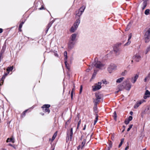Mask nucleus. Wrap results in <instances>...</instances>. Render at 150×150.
Returning <instances> with one entry per match:
<instances>
[{"mask_svg":"<svg viewBox=\"0 0 150 150\" xmlns=\"http://www.w3.org/2000/svg\"><path fill=\"white\" fill-rule=\"evenodd\" d=\"M80 20L79 19H77L76 20V21L74 23L73 25L71 27L70 30V31L71 32L73 33L76 30L80 23Z\"/></svg>","mask_w":150,"mask_h":150,"instance_id":"f257e3e1","label":"nucleus"},{"mask_svg":"<svg viewBox=\"0 0 150 150\" xmlns=\"http://www.w3.org/2000/svg\"><path fill=\"white\" fill-rule=\"evenodd\" d=\"M92 66L95 67L96 68L100 69L103 66V65L100 62L98 61L97 58H96L95 59V62L92 64Z\"/></svg>","mask_w":150,"mask_h":150,"instance_id":"f03ea898","label":"nucleus"},{"mask_svg":"<svg viewBox=\"0 0 150 150\" xmlns=\"http://www.w3.org/2000/svg\"><path fill=\"white\" fill-rule=\"evenodd\" d=\"M73 128H71L70 130H68L67 132V137L66 142H67L69 141H71L73 135Z\"/></svg>","mask_w":150,"mask_h":150,"instance_id":"7ed1b4c3","label":"nucleus"},{"mask_svg":"<svg viewBox=\"0 0 150 150\" xmlns=\"http://www.w3.org/2000/svg\"><path fill=\"white\" fill-rule=\"evenodd\" d=\"M96 100L93 101L96 105H97L98 103L100 101V100L102 98V95L99 93H96L95 95Z\"/></svg>","mask_w":150,"mask_h":150,"instance_id":"20e7f679","label":"nucleus"},{"mask_svg":"<svg viewBox=\"0 0 150 150\" xmlns=\"http://www.w3.org/2000/svg\"><path fill=\"white\" fill-rule=\"evenodd\" d=\"M116 65L114 64H111L108 67V70L110 73L112 72L113 71H115L117 69Z\"/></svg>","mask_w":150,"mask_h":150,"instance_id":"39448f33","label":"nucleus"},{"mask_svg":"<svg viewBox=\"0 0 150 150\" xmlns=\"http://www.w3.org/2000/svg\"><path fill=\"white\" fill-rule=\"evenodd\" d=\"M144 38L146 42H149V40L150 39V28L145 33L144 35Z\"/></svg>","mask_w":150,"mask_h":150,"instance_id":"423d86ee","label":"nucleus"},{"mask_svg":"<svg viewBox=\"0 0 150 150\" xmlns=\"http://www.w3.org/2000/svg\"><path fill=\"white\" fill-rule=\"evenodd\" d=\"M50 106V105L49 104H45L43 105L42 107V108L43 109V111L45 112H47L49 113L50 110L49 109V108Z\"/></svg>","mask_w":150,"mask_h":150,"instance_id":"0eeeda50","label":"nucleus"},{"mask_svg":"<svg viewBox=\"0 0 150 150\" xmlns=\"http://www.w3.org/2000/svg\"><path fill=\"white\" fill-rule=\"evenodd\" d=\"M86 7L85 6H82L79 9L77 13L76 14V16L79 17L83 13ZM79 19V17L78 18V19Z\"/></svg>","mask_w":150,"mask_h":150,"instance_id":"6e6552de","label":"nucleus"},{"mask_svg":"<svg viewBox=\"0 0 150 150\" xmlns=\"http://www.w3.org/2000/svg\"><path fill=\"white\" fill-rule=\"evenodd\" d=\"M102 83L100 82H98L97 84L96 85L92 86L93 90V91H95L100 89L101 88V86Z\"/></svg>","mask_w":150,"mask_h":150,"instance_id":"1a4fd4ad","label":"nucleus"},{"mask_svg":"<svg viewBox=\"0 0 150 150\" xmlns=\"http://www.w3.org/2000/svg\"><path fill=\"white\" fill-rule=\"evenodd\" d=\"M145 101V100L144 99L137 101L134 105V108L136 109L141 104Z\"/></svg>","mask_w":150,"mask_h":150,"instance_id":"9d476101","label":"nucleus"},{"mask_svg":"<svg viewBox=\"0 0 150 150\" xmlns=\"http://www.w3.org/2000/svg\"><path fill=\"white\" fill-rule=\"evenodd\" d=\"M129 79L128 78L127 79V80L124 82V83H126V85L125 87V88L127 90H129L131 88V85L130 83L127 82L129 81Z\"/></svg>","mask_w":150,"mask_h":150,"instance_id":"9b49d317","label":"nucleus"},{"mask_svg":"<svg viewBox=\"0 0 150 150\" xmlns=\"http://www.w3.org/2000/svg\"><path fill=\"white\" fill-rule=\"evenodd\" d=\"M75 43V41L70 40L68 44V48L70 49H72L74 47Z\"/></svg>","mask_w":150,"mask_h":150,"instance_id":"f8f14e48","label":"nucleus"},{"mask_svg":"<svg viewBox=\"0 0 150 150\" xmlns=\"http://www.w3.org/2000/svg\"><path fill=\"white\" fill-rule=\"evenodd\" d=\"M141 57L139 54H137L132 57L133 59H134L137 62H139L141 59Z\"/></svg>","mask_w":150,"mask_h":150,"instance_id":"ddd939ff","label":"nucleus"},{"mask_svg":"<svg viewBox=\"0 0 150 150\" xmlns=\"http://www.w3.org/2000/svg\"><path fill=\"white\" fill-rule=\"evenodd\" d=\"M150 97V92L148 90H146L144 96V99H146L147 98Z\"/></svg>","mask_w":150,"mask_h":150,"instance_id":"4468645a","label":"nucleus"},{"mask_svg":"<svg viewBox=\"0 0 150 150\" xmlns=\"http://www.w3.org/2000/svg\"><path fill=\"white\" fill-rule=\"evenodd\" d=\"M113 50L117 54H119L121 51L120 49L117 47H115L113 48Z\"/></svg>","mask_w":150,"mask_h":150,"instance_id":"2eb2a0df","label":"nucleus"},{"mask_svg":"<svg viewBox=\"0 0 150 150\" xmlns=\"http://www.w3.org/2000/svg\"><path fill=\"white\" fill-rule=\"evenodd\" d=\"M149 0H143V2L142 4L143 6L142 7V9L143 10H144L146 7L147 5V2Z\"/></svg>","mask_w":150,"mask_h":150,"instance_id":"dca6fc26","label":"nucleus"},{"mask_svg":"<svg viewBox=\"0 0 150 150\" xmlns=\"http://www.w3.org/2000/svg\"><path fill=\"white\" fill-rule=\"evenodd\" d=\"M76 35L77 34L75 33L72 34L70 38V40L73 41H75Z\"/></svg>","mask_w":150,"mask_h":150,"instance_id":"f3484780","label":"nucleus"},{"mask_svg":"<svg viewBox=\"0 0 150 150\" xmlns=\"http://www.w3.org/2000/svg\"><path fill=\"white\" fill-rule=\"evenodd\" d=\"M138 77V76L137 75H136L134 77H132L131 81L132 83H134L136 81Z\"/></svg>","mask_w":150,"mask_h":150,"instance_id":"a211bd4d","label":"nucleus"},{"mask_svg":"<svg viewBox=\"0 0 150 150\" xmlns=\"http://www.w3.org/2000/svg\"><path fill=\"white\" fill-rule=\"evenodd\" d=\"M14 138L12 137L11 138H8L6 140V142H11L13 143L14 142Z\"/></svg>","mask_w":150,"mask_h":150,"instance_id":"6ab92c4d","label":"nucleus"},{"mask_svg":"<svg viewBox=\"0 0 150 150\" xmlns=\"http://www.w3.org/2000/svg\"><path fill=\"white\" fill-rule=\"evenodd\" d=\"M131 34H129V38L128 40V42L127 43L125 44V45H128L130 44L131 42L130 41H129V40L131 39Z\"/></svg>","mask_w":150,"mask_h":150,"instance_id":"aec40b11","label":"nucleus"},{"mask_svg":"<svg viewBox=\"0 0 150 150\" xmlns=\"http://www.w3.org/2000/svg\"><path fill=\"white\" fill-rule=\"evenodd\" d=\"M52 24V23L51 22H50L47 25V28H46V33L48 31L49 28H50Z\"/></svg>","mask_w":150,"mask_h":150,"instance_id":"412c9836","label":"nucleus"},{"mask_svg":"<svg viewBox=\"0 0 150 150\" xmlns=\"http://www.w3.org/2000/svg\"><path fill=\"white\" fill-rule=\"evenodd\" d=\"M57 131L56 132H55L54 134L53 135V136L52 138V139H51V141L52 142L54 141V139L55 138H56V137L57 135Z\"/></svg>","mask_w":150,"mask_h":150,"instance_id":"4be33fe9","label":"nucleus"},{"mask_svg":"<svg viewBox=\"0 0 150 150\" xmlns=\"http://www.w3.org/2000/svg\"><path fill=\"white\" fill-rule=\"evenodd\" d=\"M9 74V72H8V73H6L4 74L3 75V77H2L1 79V81H2V82H3L4 81V79L8 75V74Z\"/></svg>","mask_w":150,"mask_h":150,"instance_id":"5701e85b","label":"nucleus"},{"mask_svg":"<svg viewBox=\"0 0 150 150\" xmlns=\"http://www.w3.org/2000/svg\"><path fill=\"white\" fill-rule=\"evenodd\" d=\"M124 78L123 77H121L117 79L116 82L117 83H120L124 79Z\"/></svg>","mask_w":150,"mask_h":150,"instance_id":"b1692460","label":"nucleus"},{"mask_svg":"<svg viewBox=\"0 0 150 150\" xmlns=\"http://www.w3.org/2000/svg\"><path fill=\"white\" fill-rule=\"evenodd\" d=\"M118 88H119V90L118 91H117L115 92V93H118V92L119 91H121L122 89V88H124V86H123L122 85H120V86H118Z\"/></svg>","mask_w":150,"mask_h":150,"instance_id":"393cba45","label":"nucleus"},{"mask_svg":"<svg viewBox=\"0 0 150 150\" xmlns=\"http://www.w3.org/2000/svg\"><path fill=\"white\" fill-rule=\"evenodd\" d=\"M13 69V66H12V67H8L6 70H7V71H8V72H9V71H11Z\"/></svg>","mask_w":150,"mask_h":150,"instance_id":"a878e982","label":"nucleus"},{"mask_svg":"<svg viewBox=\"0 0 150 150\" xmlns=\"http://www.w3.org/2000/svg\"><path fill=\"white\" fill-rule=\"evenodd\" d=\"M150 10L149 9H146L144 12V13L146 15H148L150 13Z\"/></svg>","mask_w":150,"mask_h":150,"instance_id":"bb28decb","label":"nucleus"},{"mask_svg":"<svg viewBox=\"0 0 150 150\" xmlns=\"http://www.w3.org/2000/svg\"><path fill=\"white\" fill-rule=\"evenodd\" d=\"M24 22H22L19 25V29L20 31H21V28H22L23 24L24 23Z\"/></svg>","mask_w":150,"mask_h":150,"instance_id":"cd10ccee","label":"nucleus"},{"mask_svg":"<svg viewBox=\"0 0 150 150\" xmlns=\"http://www.w3.org/2000/svg\"><path fill=\"white\" fill-rule=\"evenodd\" d=\"M150 51V45L148 47H147L145 51V53L146 54H147V53Z\"/></svg>","mask_w":150,"mask_h":150,"instance_id":"c85d7f7f","label":"nucleus"},{"mask_svg":"<svg viewBox=\"0 0 150 150\" xmlns=\"http://www.w3.org/2000/svg\"><path fill=\"white\" fill-rule=\"evenodd\" d=\"M127 72V71L126 70H125L124 71L122 72L121 74V75L122 76H125Z\"/></svg>","mask_w":150,"mask_h":150,"instance_id":"c756f323","label":"nucleus"},{"mask_svg":"<svg viewBox=\"0 0 150 150\" xmlns=\"http://www.w3.org/2000/svg\"><path fill=\"white\" fill-rule=\"evenodd\" d=\"M64 55L65 57V58L64 59L65 60H67V52L66 51H65L64 52Z\"/></svg>","mask_w":150,"mask_h":150,"instance_id":"7c9ffc66","label":"nucleus"},{"mask_svg":"<svg viewBox=\"0 0 150 150\" xmlns=\"http://www.w3.org/2000/svg\"><path fill=\"white\" fill-rule=\"evenodd\" d=\"M124 141V139H121V142L118 146V147L119 148H120L121 146V145H122V143H123V142Z\"/></svg>","mask_w":150,"mask_h":150,"instance_id":"2f4dec72","label":"nucleus"},{"mask_svg":"<svg viewBox=\"0 0 150 150\" xmlns=\"http://www.w3.org/2000/svg\"><path fill=\"white\" fill-rule=\"evenodd\" d=\"M150 75L149 74L147 76L145 79H144V80L145 82H146L147 81V80L149 78Z\"/></svg>","mask_w":150,"mask_h":150,"instance_id":"473e14b6","label":"nucleus"},{"mask_svg":"<svg viewBox=\"0 0 150 150\" xmlns=\"http://www.w3.org/2000/svg\"><path fill=\"white\" fill-rule=\"evenodd\" d=\"M133 126L132 125H129V127L127 129V131H129L130 129L132 128Z\"/></svg>","mask_w":150,"mask_h":150,"instance_id":"72a5a7b5","label":"nucleus"},{"mask_svg":"<svg viewBox=\"0 0 150 150\" xmlns=\"http://www.w3.org/2000/svg\"><path fill=\"white\" fill-rule=\"evenodd\" d=\"M86 140H83V141L82 142V147L84 146V145L85 143H86Z\"/></svg>","mask_w":150,"mask_h":150,"instance_id":"f704fd0d","label":"nucleus"},{"mask_svg":"<svg viewBox=\"0 0 150 150\" xmlns=\"http://www.w3.org/2000/svg\"><path fill=\"white\" fill-rule=\"evenodd\" d=\"M129 122L127 119H126L125 121V123L127 125L129 123Z\"/></svg>","mask_w":150,"mask_h":150,"instance_id":"c9c22d12","label":"nucleus"},{"mask_svg":"<svg viewBox=\"0 0 150 150\" xmlns=\"http://www.w3.org/2000/svg\"><path fill=\"white\" fill-rule=\"evenodd\" d=\"M132 116H130L129 117L128 119H127L128 120H129V121H130L132 120Z\"/></svg>","mask_w":150,"mask_h":150,"instance_id":"e433bc0d","label":"nucleus"},{"mask_svg":"<svg viewBox=\"0 0 150 150\" xmlns=\"http://www.w3.org/2000/svg\"><path fill=\"white\" fill-rule=\"evenodd\" d=\"M112 144L111 142H109V146L108 147H109L110 148H111L112 147Z\"/></svg>","mask_w":150,"mask_h":150,"instance_id":"4c0bfd02","label":"nucleus"},{"mask_svg":"<svg viewBox=\"0 0 150 150\" xmlns=\"http://www.w3.org/2000/svg\"><path fill=\"white\" fill-rule=\"evenodd\" d=\"M102 81L103 83V84H107L108 83V82H107V81L105 80H103Z\"/></svg>","mask_w":150,"mask_h":150,"instance_id":"58836bf2","label":"nucleus"},{"mask_svg":"<svg viewBox=\"0 0 150 150\" xmlns=\"http://www.w3.org/2000/svg\"><path fill=\"white\" fill-rule=\"evenodd\" d=\"M74 91V88H73L72 89L71 92V98H72V97H73V92Z\"/></svg>","mask_w":150,"mask_h":150,"instance_id":"ea45409f","label":"nucleus"},{"mask_svg":"<svg viewBox=\"0 0 150 150\" xmlns=\"http://www.w3.org/2000/svg\"><path fill=\"white\" fill-rule=\"evenodd\" d=\"M82 91V85H81L80 86V92H79L80 93H81Z\"/></svg>","mask_w":150,"mask_h":150,"instance_id":"a19ab883","label":"nucleus"},{"mask_svg":"<svg viewBox=\"0 0 150 150\" xmlns=\"http://www.w3.org/2000/svg\"><path fill=\"white\" fill-rule=\"evenodd\" d=\"M91 69V67L90 66V67H89V69H87L86 70V71L87 72H89V70H90Z\"/></svg>","mask_w":150,"mask_h":150,"instance_id":"79ce46f5","label":"nucleus"},{"mask_svg":"<svg viewBox=\"0 0 150 150\" xmlns=\"http://www.w3.org/2000/svg\"><path fill=\"white\" fill-rule=\"evenodd\" d=\"M81 123V120H80L78 123L77 128L80 125Z\"/></svg>","mask_w":150,"mask_h":150,"instance_id":"37998d69","label":"nucleus"},{"mask_svg":"<svg viewBox=\"0 0 150 150\" xmlns=\"http://www.w3.org/2000/svg\"><path fill=\"white\" fill-rule=\"evenodd\" d=\"M114 117L115 118L116 117V113L115 112L114 113Z\"/></svg>","mask_w":150,"mask_h":150,"instance_id":"c03bdc74","label":"nucleus"},{"mask_svg":"<svg viewBox=\"0 0 150 150\" xmlns=\"http://www.w3.org/2000/svg\"><path fill=\"white\" fill-rule=\"evenodd\" d=\"M98 115H97L96 114V120H98Z\"/></svg>","mask_w":150,"mask_h":150,"instance_id":"a18cd8bd","label":"nucleus"},{"mask_svg":"<svg viewBox=\"0 0 150 150\" xmlns=\"http://www.w3.org/2000/svg\"><path fill=\"white\" fill-rule=\"evenodd\" d=\"M86 125H85L84 126V127L83 128V130H85L86 129Z\"/></svg>","mask_w":150,"mask_h":150,"instance_id":"49530a36","label":"nucleus"},{"mask_svg":"<svg viewBox=\"0 0 150 150\" xmlns=\"http://www.w3.org/2000/svg\"><path fill=\"white\" fill-rule=\"evenodd\" d=\"M65 65L66 67H67V62L66 61V60H65Z\"/></svg>","mask_w":150,"mask_h":150,"instance_id":"de8ad7c7","label":"nucleus"},{"mask_svg":"<svg viewBox=\"0 0 150 150\" xmlns=\"http://www.w3.org/2000/svg\"><path fill=\"white\" fill-rule=\"evenodd\" d=\"M3 32V30L1 28H0V33H1Z\"/></svg>","mask_w":150,"mask_h":150,"instance_id":"09e8293b","label":"nucleus"},{"mask_svg":"<svg viewBox=\"0 0 150 150\" xmlns=\"http://www.w3.org/2000/svg\"><path fill=\"white\" fill-rule=\"evenodd\" d=\"M44 8L43 6H42L41 8H40L39 9L40 10H42Z\"/></svg>","mask_w":150,"mask_h":150,"instance_id":"8fccbe9b","label":"nucleus"},{"mask_svg":"<svg viewBox=\"0 0 150 150\" xmlns=\"http://www.w3.org/2000/svg\"><path fill=\"white\" fill-rule=\"evenodd\" d=\"M128 148H129L128 146H126L125 149V150H127V149H128Z\"/></svg>","mask_w":150,"mask_h":150,"instance_id":"3c124183","label":"nucleus"},{"mask_svg":"<svg viewBox=\"0 0 150 150\" xmlns=\"http://www.w3.org/2000/svg\"><path fill=\"white\" fill-rule=\"evenodd\" d=\"M54 55L56 57H58V54L57 53H55L54 54Z\"/></svg>","mask_w":150,"mask_h":150,"instance_id":"603ef678","label":"nucleus"},{"mask_svg":"<svg viewBox=\"0 0 150 150\" xmlns=\"http://www.w3.org/2000/svg\"><path fill=\"white\" fill-rule=\"evenodd\" d=\"M133 112L132 111H131L130 112V114L131 115H132V114H133Z\"/></svg>","mask_w":150,"mask_h":150,"instance_id":"864d4df0","label":"nucleus"},{"mask_svg":"<svg viewBox=\"0 0 150 150\" xmlns=\"http://www.w3.org/2000/svg\"><path fill=\"white\" fill-rule=\"evenodd\" d=\"M8 145L9 146H13V145L11 144H9Z\"/></svg>","mask_w":150,"mask_h":150,"instance_id":"5fc2aeb1","label":"nucleus"},{"mask_svg":"<svg viewBox=\"0 0 150 150\" xmlns=\"http://www.w3.org/2000/svg\"><path fill=\"white\" fill-rule=\"evenodd\" d=\"M96 122H96L94 121V125H95L96 124Z\"/></svg>","mask_w":150,"mask_h":150,"instance_id":"6e6d98bb","label":"nucleus"},{"mask_svg":"<svg viewBox=\"0 0 150 150\" xmlns=\"http://www.w3.org/2000/svg\"><path fill=\"white\" fill-rule=\"evenodd\" d=\"M80 148V146H78V147L77 149H79V148Z\"/></svg>","mask_w":150,"mask_h":150,"instance_id":"4d7b16f0","label":"nucleus"},{"mask_svg":"<svg viewBox=\"0 0 150 150\" xmlns=\"http://www.w3.org/2000/svg\"><path fill=\"white\" fill-rule=\"evenodd\" d=\"M1 150H6L5 149H2Z\"/></svg>","mask_w":150,"mask_h":150,"instance_id":"13d9d810","label":"nucleus"},{"mask_svg":"<svg viewBox=\"0 0 150 150\" xmlns=\"http://www.w3.org/2000/svg\"><path fill=\"white\" fill-rule=\"evenodd\" d=\"M131 62H132V63H133V60H132Z\"/></svg>","mask_w":150,"mask_h":150,"instance_id":"bf43d9fd","label":"nucleus"},{"mask_svg":"<svg viewBox=\"0 0 150 150\" xmlns=\"http://www.w3.org/2000/svg\"><path fill=\"white\" fill-rule=\"evenodd\" d=\"M123 128H125V126H123Z\"/></svg>","mask_w":150,"mask_h":150,"instance_id":"052dcab7","label":"nucleus"},{"mask_svg":"<svg viewBox=\"0 0 150 150\" xmlns=\"http://www.w3.org/2000/svg\"><path fill=\"white\" fill-rule=\"evenodd\" d=\"M94 121H96V122H97V120H95Z\"/></svg>","mask_w":150,"mask_h":150,"instance_id":"680f3d73","label":"nucleus"},{"mask_svg":"<svg viewBox=\"0 0 150 150\" xmlns=\"http://www.w3.org/2000/svg\"><path fill=\"white\" fill-rule=\"evenodd\" d=\"M146 150V149L145 148V149H143L142 150Z\"/></svg>","mask_w":150,"mask_h":150,"instance_id":"e2e57ef3","label":"nucleus"},{"mask_svg":"<svg viewBox=\"0 0 150 150\" xmlns=\"http://www.w3.org/2000/svg\"><path fill=\"white\" fill-rule=\"evenodd\" d=\"M129 24H130V23H129V24H128V26H129Z\"/></svg>","mask_w":150,"mask_h":150,"instance_id":"0e129e2a","label":"nucleus"},{"mask_svg":"<svg viewBox=\"0 0 150 150\" xmlns=\"http://www.w3.org/2000/svg\"><path fill=\"white\" fill-rule=\"evenodd\" d=\"M96 107H95L94 108V109L95 110V109H96Z\"/></svg>","mask_w":150,"mask_h":150,"instance_id":"69168bd1","label":"nucleus"},{"mask_svg":"<svg viewBox=\"0 0 150 150\" xmlns=\"http://www.w3.org/2000/svg\"><path fill=\"white\" fill-rule=\"evenodd\" d=\"M26 112V111H25L24 112V113H25Z\"/></svg>","mask_w":150,"mask_h":150,"instance_id":"338daca9","label":"nucleus"},{"mask_svg":"<svg viewBox=\"0 0 150 150\" xmlns=\"http://www.w3.org/2000/svg\"><path fill=\"white\" fill-rule=\"evenodd\" d=\"M94 74H93V76H94Z\"/></svg>","mask_w":150,"mask_h":150,"instance_id":"774afa93","label":"nucleus"}]
</instances>
